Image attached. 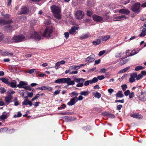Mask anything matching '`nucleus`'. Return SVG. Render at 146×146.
I'll return each instance as SVG.
<instances>
[{"instance_id": "61", "label": "nucleus", "mask_w": 146, "mask_h": 146, "mask_svg": "<svg viewBox=\"0 0 146 146\" xmlns=\"http://www.w3.org/2000/svg\"><path fill=\"white\" fill-rule=\"evenodd\" d=\"M108 92L110 94H111L114 92V90L110 88L108 90Z\"/></svg>"}, {"instance_id": "37", "label": "nucleus", "mask_w": 146, "mask_h": 146, "mask_svg": "<svg viewBox=\"0 0 146 146\" xmlns=\"http://www.w3.org/2000/svg\"><path fill=\"white\" fill-rule=\"evenodd\" d=\"M70 95L71 97L74 96H75L76 97L78 96V94L76 92H72L70 94Z\"/></svg>"}, {"instance_id": "49", "label": "nucleus", "mask_w": 146, "mask_h": 146, "mask_svg": "<svg viewBox=\"0 0 146 146\" xmlns=\"http://www.w3.org/2000/svg\"><path fill=\"white\" fill-rule=\"evenodd\" d=\"M60 90H56L54 93L53 95L54 96H56L59 94L60 93Z\"/></svg>"}, {"instance_id": "38", "label": "nucleus", "mask_w": 146, "mask_h": 146, "mask_svg": "<svg viewBox=\"0 0 146 146\" xmlns=\"http://www.w3.org/2000/svg\"><path fill=\"white\" fill-rule=\"evenodd\" d=\"M131 0H122L121 3H123V4L125 5L128 3Z\"/></svg>"}, {"instance_id": "25", "label": "nucleus", "mask_w": 146, "mask_h": 146, "mask_svg": "<svg viewBox=\"0 0 146 146\" xmlns=\"http://www.w3.org/2000/svg\"><path fill=\"white\" fill-rule=\"evenodd\" d=\"M85 79L83 78H75L74 79V81L77 83H80V82H84Z\"/></svg>"}, {"instance_id": "32", "label": "nucleus", "mask_w": 146, "mask_h": 146, "mask_svg": "<svg viewBox=\"0 0 146 146\" xmlns=\"http://www.w3.org/2000/svg\"><path fill=\"white\" fill-rule=\"evenodd\" d=\"M89 94V91L88 90L86 91H83L80 93V94L81 95L84 96H87Z\"/></svg>"}, {"instance_id": "45", "label": "nucleus", "mask_w": 146, "mask_h": 146, "mask_svg": "<svg viewBox=\"0 0 146 146\" xmlns=\"http://www.w3.org/2000/svg\"><path fill=\"white\" fill-rule=\"evenodd\" d=\"M132 90H134V92L135 93H137L139 91V88L138 87H133L132 88Z\"/></svg>"}, {"instance_id": "17", "label": "nucleus", "mask_w": 146, "mask_h": 146, "mask_svg": "<svg viewBox=\"0 0 146 146\" xmlns=\"http://www.w3.org/2000/svg\"><path fill=\"white\" fill-rule=\"evenodd\" d=\"M76 98V97H74L71 99L70 101L67 103V105L69 106L74 105L76 102L75 101Z\"/></svg>"}, {"instance_id": "39", "label": "nucleus", "mask_w": 146, "mask_h": 146, "mask_svg": "<svg viewBox=\"0 0 146 146\" xmlns=\"http://www.w3.org/2000/svg\"><path fill=\"white\" fill-rule=\"evenodd\" d=\"M143 77V76L141 74H139L138 75H137V74L136 73V79L138 80L139 79Z\"/></svg>"}, {"instance_id": "33", "label": "nucleus", "mask_w": 146, "mask_h": 146, "mask_svg": "<svg viewBox=\"0 0 146 146\" xmlns=\"http://www.w3.org/2000/svg\"><path fill=\"white\" fill-rule=\"evenodd\" d=\"M7 116L6 114H3L0 117L1 121H2L6 119L7 118Z\"/></svg>"}, {"instance_id": "13", "label": "nucleus", "mask_w": 146, "mask_h": 146, "mask_svg": "<svg viewBox=\"0 0 146 146\" xmlns=\"http://www.w3.org/2000/svg\"><path fill=\"white\" fill-rule=\"evenodd\" d=\"M67 83V86L70 85H73L75 84L74 81L71 80L70 78H65L64 83Z\"/></svg>"}, {"instance_id": "35", "label": "nucleus", "mask_w": 146, "mask_h": 146, "mask_svg": "<svg viewBox=\"0 0 146 146\" xmlns=\"http://www.w3.org/2000/svg\"><path fill=\"white\" fill-rule=\"evenodd\" d=\"M128 61L127 59H125L123 60H121L119 64L121 65H123L125 64Z\"/></svg>"}, {"instance_id": "34", "label": "nucleus", "mask_w": 146, "mask_h": 146, "mask_svg": "<svg viewBox=\"0 0 146 146\" xmlns=\"http://www.w3.org/2000/svg\"><path fill=\"white\" fill-rule=\"evenodd\" d=\"M100 43V40L97 39L96 41H94L92 42L93 44L96 45L99 44Z\"/></svg>"}, {"instance_id": "16", "label": "nucleus", "mask_w": 146, "mask_h": 146, "mask_svg": "<svg viewBox=\"0 0 146 146\" xmlns=\"http://www.w3.org/2000/svg\"><path fill=\"white\" fill-rule=\"evenodd\" d=\"M12 97L11 96L8 95L5 98V102L8 105L11 102Z\"/></svg>"}, {"instance_id": "4", "label": "nucleus", "mask_w": 146, "mask_h": 146, "mask_svg": "<svg viewBox=\"0 0 146 146\" xmlns=\"http://www.w3.org/2000/svg\"><path fill=\"white\" fill-rule=\"evenodd\" d=\"M126 18V16L125 15H122L120 16L117 14L113 15L112 17L113 20L114 21H121Z\"/></svg>"}, {"instance_id": "47", "label": "nucleus", "mask_w": 146, "mask_h": 146, "mask_svg": "<svg viewBox=\"0 0 146 146\" xmlns=\"http://www.w3.org/2000/svg\"><path fill=\"white\" fill-rule=\"evenodd\" d=\"M22 115V114L20 112H18L17 115H14V117L15 118L17 117H20Z\"/></svg>"}, {"instance_id": "24", "label": "nucleus", "mask_w": 146, "mask_h": 146, "mask_svg": "<svg viewBox=\"0 0 146 146\" xmlns=\"http://www.w3.org/2000/svg\"><path fill=\"white\" fill-rule=\"evenodd\" d=\"M65 78H62L58 79L55 81V82L56 83H64Z\"/></svg>"}, {"instance_id": "19", "label": "nucleus", "mask_w": 146, "mask_h": 146, "mask_svg": "<svg viewBox=\"0 0 146 146\" xmlns=\"http://www.w3.org/2000/svg\"><path fill=\"white\" fill-rule=\"evenodd\" d=\"M130 116L132 117L137 119H141L142 118V116L141 115L138 113H134L131 114Z\"/></svg>"}, {"instance_id": "5", "label": "nucleus", "mask_w": 146, "mask_h": 146, "mask_svg": "<svg viewBox=\"0 0 146 146\" xmlns=\"http://www.w3.org/2000/svg\"><path fill=\"white\" fill-rule=\"evenodd\" d=\"M140 4L139 3H135L131 7V10L134 12L136 13H139L140 12Z\"/></svg>"}, {"instance_id": "58", "label": "nucleus", "mask_w": 146, "mask_h": 146, "mask_svg": "<svg viewBox=\"0 0 146 146\" xmlns=\"http://www.w3.org/2000/svg\"><path fill=\"white\" fill-rule=\"evenodd\" d=\"M60 64L59 62H56V64H55V66L54 67H55V68H56V69H57L58 68L57 67V68H56V67H59L60 65Z\"/></svg>"}, {"instance_id": "26", "label": "nucleus", "mask_w": 146, "mask_h": 146, "mask_svg": "<svg viewBox=\"0 0 146 146\" xmlns=\"http://www.w3.org/2000/svg\"><path fill=\"white\" fill-rule=\"evenodd\" d=\"M110 38V36L109 35H107V36H103L102 37L101 39V40L102 41H106L108 40Z\"/></svg>"}, {"instance_id": "53", "label": "nucleus", "mask_w": 146, "mask_h": 146, "mask_svg": "<svg viewBox=\"0 0 146 146\" xmlns=\"http://www.w3.org/2000/svg\"><path fill=\"white\" fill-rule=\"evenodd\" d=\"M93 14V13L92 11H88L87 12V15L89 16H91Z\"/></svg>"}, {"instance_id": "41", "label": "nucleus", "mask_w": 146, "mask_h": 146, "mask_svg": "<svg viewBox=\"0 0 146 146\" xmlns=\"http://www.w3.org/2000/svg\"><path fill=\"white\" fill-rule=\"evenodd\" d=\"M35 72H36V70L35 69H30L28 71L26 72L31 74Z\"/></svg>"}, {"instance_id": "62", "label": "nucleus", "mask_w": 146, "mask_h": 146, "mask_svg": "<svg viewBox=\"0 0 146 146\" xmlns=\"http://www.w3.org/2000/svg\"><path fill=\"white\" fill-rule=\"evenodd\" d=\"M108 117L111 118H113L115 117L114 115L112 114H109L108 115Z\"/></svg>"}, {"instance_id": "7", "label": "nucleus", "mask_w": 146, "mask_h": 146, "mask_svg": "<svg viewBox=\"0 0 146 146\" xmlns=\"http://www.w3.org/2000/svg\"><path fill=\"white\" fill-rule=\"evenodd\" d=\"M84 16V13L80 11H78L76 12L75 14V17L76 19H82Z\"/></svg>"}, {"instance_id": "55", "label": "nucleus", "mask_w": 146, "mask_h": 146, "mask_svg": "<svg viewBox=\"0 0 146 146\" xmlns=\"http://www.w3.org/2000/svg\"><path fill=\"white\" fill-rule=\"evenodd\" d=\"M24 88L26 90H28L30 91L31 90V88L29 86H25Z\"/></svg>"}, {"instance_id": "10", "label": "nucleus", "mask_w": 146, "mask_h": 146, "mask_svg": "<svg viewBox=\"0 0 146 146\" xmlns=\"http://www.w3.org/2000/svg\"><path fill=\"white\" fill-rule=\"evenodd\" d=\"M124 53L123 52L122 53L121 52H117L115 53V57H120L122 59H123L129 56L127 54L124 55Z\"/></svg>"}, {"instance_id": "12", "label": "nucleus", "mask_w": 146, "mask_h": 146, "mask_svg": "<svg viewBox=\"0 0 146 146\" xmlns=\"http://www.w3.org/2000/svg\"><path fill=\"white\" fill-rule=\"evenodd\" d=\"M28 9L26 7L23 6L21 8L20 10V12L18 13L19 15L25 14L28 11Z\"/></svg>"}, {"instance_id": "42", "label": "nucleus", "mask_w": 146, "mask_h": 146, "mask_svg": "<svg viewBox=\"0 0 146 146\" xmlns=\"http://www.w3.org/2000/svg\"><path fill=\"white\" fill-rule=\"evenodd\" d=\"M144 69V68L141 66H137L135 68V70L136 71H139V70H142Z\"/></svg>"}, {"instance_id": "50", "label": "nucleus", "mask_w": 146, "mask_h": 146, "mask_svg": "<svg viewBox=\"0 0 146 146\" xmlns=\"http://www.w3.org/2000/svg\"><path fill=\"white\" fill-rule=\"evenodd\" d=\"M121 87L123 90L125 91L127 88V85L126 84H123L121 85Z\"/></svg>"}, {"instance_id": "18", "label": "nucleus", "mask_w": 146, "mask_h": 146, "mask_svg": "<svg viewBox=\"0 0 146 146\" xmlns=\"http://www.w3.org/2000/svg\"><path fill=\"white\" fill-rule=\"evenodd\" d=\"M119 13L125 14L126 15L128 14L130 11L129 10L126 9H122L119 10Z\"/></svg>"}, {"instance_id": "36", "label": "nucleus", "mask_w": 146, "mask_h": 146, "mask_svg": "<svg viewBox=\"0 0 146 146\" xmlns=\"http://www.w3.org/2000/svg\"><path fill=\"white\" fill-rule=\"evenodd\" d=\"M129 68V67H127L126 68L120 70L119 73H122L125 72Z\"/></svg>"}, {"instance_id": "63", "label": "nucleus", "mask_w": 146, "mask_h": 146, "mask_svg": "<svg viewBox=\"0 0 146 146\" xmlns=\"http://www.w3.org/2000/svg\"><path fill=\"white\" fill-rule=\"evenodd\" d=\"M28 92L27 96L28 97H31L33 96V92Z\"/></svg>"}, {"instance_id": "6", "label": "nucleus", "mask_w": 146, "mask_h": 146, "mask_svg": "<svg viewBox=\"0 0 146 146\" xmlns=\"http://www.w3.org/2000/svg\"><path fill=\"white\" fill-rule=\"evenodd\" d=\"M52 31V28L50 27H48L45 30L42 36L47 38L49 37L51 34Z\"/></svg>"}, {"instance_id": "11", "label": "nucleus", "mask_w": 146, "mask_h": 146, "mask_svg": "<svg viewBox=\"0 0 146 146\" xmlns=\"http://www.w3.org/2000/svg\"><path fill=\"white\" fill-rule=\"evenodd\" d=\"M12 23V20L10 19L8 21H5L3 19L0 18V26L4 24H10Z\"/></svg>"}, {"instance_id": "23", "label": "nucleus", "mask_w": 146, "mask_h": 146, "mask_svg": "<svg viewBox=\"0 0 146 146\" xmlns=\"http://www.w3.org/2000/svg\"><path fill=\"white\" fill-rule=\"evenodd\" d=\"M16 82L15 80H13L11 83L9 82L8 85H10L12 88H15L16 87Z\"/></svg>"}, {"instance_id": "14", "label": "nucleus", "mask_w": 146, "mask_h": 146, "mask_svg": "<svg viewBox=\"0 0 146 146\" xmlns=\"http://www.w3.org/2000/svg\"><path fill=\"white\" fill-rule=\"evenodd\" d=\"M95 55H92L86 58V61L89 62H92L95 60Z\"/></svg>"}, {"instance_id": "51", "label": "nucleus", "mask_w": 146, "mask_h": 146, "mask_svg": "<svg viewBox=\"0 0 146 146\" xmlns=\"http://www.w3.org/2000/svg\"><path fill=\"white\" fill-rule=\"evenodd\" d=\"M28 100H24V101L22 103V104L23 105H25L27 106L28 104Z\"/></svg>"}, {"instance_id": "56", "label": "nucleus", "mask_w": 146, "mask_h": 146, "mask_svg": "<svg viewBox=\"0 0 146 146\" xmlns=\"http://www.w3.org/2000/svg\"><path fill=\"white\" fill-rule=\"evenodd\" d=\"M64 35L65 38L66 39H67L68 38L69 36V34L68 33L66 32L64 33Z\"/></svg>"}, {"instance_id": "8", "label": "nucleus", "mask_w": 146, "mask_h": 146, "mask_svg": "<svg viewBox=\"0 0 146 146\" xmlns=\"http://www.w3.org/2000/svg\"><path fill=\"white\" fill-rule=\"evenodd\" d=\"M92 18L94 21L96 22H103L104 21V19L102 17L96 15H93Z\"/></svg>"}, {"instance_id": "3", "label": "nucleus", "mask_w": 146, "mask_h": 146, "mask_svg": "<svg viewBox=\"0 0 146 146\" xmlns=\"http://www.w3.org/2000/svg\"><path fill=\"white\" fill-rule=\"evenodd\" d=\"M41 36L42 34L40 33H38L36 32L33 31L31 35L30 38H33L36 41H38L41 39Z\"/></svg>"}, {"instance_id": "40", "label": "nucleus", "mask_w": 146, "mask_h": 146, "mask_svg": "<svg viewBox=\"0 0 146 146\" xmlns=\"http://www.w3.org/2000/svg\"><path fill=\"white\" fill-rule=\"evenodd\" d=\"M138 52H136L135 51V49H133L132 50L131 52L130 55H128L129 56H132L137 53H138Z\"/></svg>"}, {"instance_id": "31", "label": "nucleus", "mask_w": 146, "mask_h": 146, "mask_svg": "<svg viewBox=\"0 0 146 146\" xmlns=\"http://www.w3.org/2000/svg\"><path fill=\"white\" fill-rule=\"evenodd\" d=\"M123 95L121 91H119L116 94V96L118 97L122 98Z\"/></svg>"}, {"instance_id": "64", "label": "nucleus", "mask_w": 146, "mask_h": 146, "mask_svg": "<svg viewBox=\"0 0 146 146\" xmlns=\"http://www.w3.org/2000/svg\"><path fill=\"white\" fill-rule=\"evenodd\" d=\"M82 95H80L79 96L78 98H77L78 100L80 101L82 100L84 98L82 96Z\"/></svg>"}, {"instance_id": "9", "label": "nucleus", "mask_w": 146, "mask_h": 146, "mask_svg": "<svg viewBox=\"0 0 146 146\" xmlns=\"http://www.w3.org/2000/svg\"><path fill=\"white\" fill-rule=\"evenodd\" d=\"M137 96H139V98L140 100L142 101H146V93L142 91L140 94H137Z\"/></svg>"}, {"instance_id": "60", "label": "nucleus", "mask_w": 146, "mask_h": 146, "mask_svg": "<svg viewBox=\"0 0 146 146\" xmlns=\"http://www.w3.org/2000/svg\"><path fill=\"white\" fill-rule=\"evenodd\" d=\"M145 19H146V15H143L141 17V19L142 21H144Z\"/></svg>"}, {"instance_id": "59", "label": "nucleus", "mask_w": 146, "mask_h": 146, "mask_svg": "<svg viewBox=\"0 0 146 146\" xmlns=\"http://www.w3.org/2000/svg\"><path fill=\"white\" fill-rule=\"evenodd\" d=\"M130 92V91L127 90L124 92V94L126 96H127L128 95H129Z\"/></svg>"}, {"instance_id": "44", "label": "nucleus", "mask_w": 146, "mask_h": 146, "mask_svg": "<svg viewBox=\"0 0 146 146\" xmlns=\"http://www.w3.org/2000/svg\"><path fill=\"white\" fill-rule=\"evenodd\" d=\"M101 96V94L98 92H96L94 96L95 97L98 99L100 98Z\"/></svg>"}, {"instance_id": "20", "label": "nucleus", "mask_w": 146, "mask_h": 146, "mask_svg": "<svg viewBox=\"0 0 146 146\" xmlns=\"http://www.w3.org/2000/svg\"><path fill=\"white\" fill-rule=\"evenodd\" d=\"M91 36V35L89 33L86 34H84L80 37V38L81 39H85Z\"/></svg>"}, {"instance_id": "28", "label": "nucleus", "mask_w": 146, "mask_h": 146, "mask_svg": "<svg viewBox=\"0 0 146 146\" xmlns=\"http://www.w3.org/2000/svg\"><path fill=\"white\" fill-rule=\"evenodd\" d=\"M80 67V66L73 65L70 66L69 68L71 70H78L79 69Z\"/></svg>"}, {"instance_id": "27", "label": "nucleus", "mask_w": 146, "mask_h": 146, "mask_svg": "<svg viewBox=\"0 0 146 146\" xmlns=\"http://www.w3.org/2000/svg\"><path fill=\"white\" fill-rule=\"evenodd\" d=\"M5 30L9 32L13 30V27L10 25H7L5 26Z\"/></svg>"}, {"instance_id": "30", "label": "nucleus", "mask_w": 146, "mask_h": 146, "mask_svg": "<svg viewBox=\"0 0 146 146\" xmlns=\"http://www.w3.org/2000/svg\"><path fill=\"white\" fill-rule=\"evenodd\" d=\"M146 35V29L144 28L142 30L141 33L139 35L141 37H143Z\"/></svg>"}, {"instance_id": "57", "label": "nucleus", "mask_w": 146, "mask_h": 146, "mask_svg": "<svg viewBox=\"0 0 146 146\" xmlns=\"http://www.w3.org/2000/svg\"><path fill=\"white\" fill-rule=\"evenodd\" d=\"M134 96V92H132L131 93L129 94V97L130 98H133Z\"/></svg>"}, {"instance_id": "29", "label": "nucleus", "mask_w": 146, "mask_h": 146, "mask_svg": "<svg viewBox=\"0 0 146 146\" xmlns=\"http://www.w3.org/2000/svg\"><path fill=\"white\" fill-rule=\"evenodd\" d=\"M0 80L3 82L7 84L8 85L9 84V82L8 81V79H7L6 78H0Z\"/></svg>"}, {"instance_id": "46", "label": "nucleus", "mask_w": 146, "mask_h": 146, "mask_svg": "<svg viewBox=\"0 0 146 146\" xmlns=\"http://www.w3.org/2000/svg\"><path fill=\"white\" fill-rule=\"evenodd\" d=\"M91 80L92 84L93 83H95L97 82L98 81V78H97L94 77Z\"/></svg>"}, {"instance_id": "15", "label": "nucleus", "mask_w": 146, "mask_h": 146, "mask_svg": "<svg viewBox=\"0 0 146 146\" xmlns=\"http://www.w3.org/2000/svg\"><path fill=\"white\" fill-rule=\"evenodd\" d=\"M136 76V73H133L131 74L130 75V77L129 79V81L130 82H134Z\"/></svg>"}, {"instance_id": "22", "label": "nucleus", "mask_w": 146, "mask_h": 146, "mask_svg": "<svg viewBox=\"0 0 146 146\" xmlns=\"http://www.w3.org/2000/svg\"><path fill=\"white\" fill-rule=\"evenodd\" d=\"M27 84L26 82L23 81H20L19 82V84L17 86L18 87L21 88H24V86L27 85Z\"/></svg>"}, {"instance_id": "1", "label": "nucleus", "mask_w": 146, "mask_h": 146, "mask_svg": "<svg viewBox=\"0 0 146 146\" xmlns=\"http://www.w3.org/2000/svg\"><path fill=\"white\" fill-rule=\"evenodd\" d=\"M50 9L53 14V15L55 18L58 19H61V11L59 7L53 5L51 7Z\"/></svg>"}, {"instance_id": "48", "label": "nucleus", "mask_w": 146, "mask_h": 146, "mask_svg": "<svg viewBox=\"0 0 146 146\" xmlns=\"http://www.w3.org/2000/svg\"><path fill=\"white\" fill-rule=\"evenodd\" d=\"M84 82H80L76 85V86L78 87H82L84 85Z\"/></svg>"}, {"instance_id": "52", "label": "nucleus", "mask_w": 146, "mask_h": 146, "mask_svg": "<svg viewBox=\"0 0 146 146\" xmlns=\"http://www.w3.org/2000/svg\"><path fill=\"white\" fill-rule=\"evenodd\" d=\"M97 78H98V79H99L100 80H102L104 79L105 78V77L104 75H102L101 76H98Z\"/></svg>"}, {"instance_id": "54", "label": "nucleus", "mask_w": 146, "mask_h": 146, "mask_svg": "<svg viewBox=\"0 0 146 146\" xmlns=\"http://www.w3.org/2000/svg\"><path fill=\"white\" fill-rule=\"evenodd\" d=\"M51 23V21L49 20H46L44 22V24L48 25H50Z\"/></svg>"}, {"instance_id": "43", "label": "nucleus", "mask_w": 146, "mask_h": 146, "mask_svg": "<svg viewBox=\"0 0 146 146\" xmlns=\"http://www.w3.org/2000/svg\"><path fill=\"white\" fill-rule=\"evenodd\" d=\"M91 82V80H87L84 82V85L85 86H87L89 85V84H92Z\"/></svg>"}, {"instance_id": "2", "label": "nucleus", "mask_w": 146, "mask_h": 146, "mask_svg": "<svg viewBox=\"0 0 146 146\" xmlns=\"http://www.w3.org/2000/svg\"><path fill=\"white\" fill-rule=\"evenodd\" d=\"M26 39L25 37L22 35L18 36H14L12 38L11 41L13 43L20 42Z\"/></svg>"}, {"instance_id": "21", "label": "nucleus", "mask_w": 146, "mask_h": 146, "mask_svg": "<svg viewBox=\"0 0 146 146\" xmlns=\"http://www.w3.org/2000/svg\"><path fill=\"white\" fill-rule=\"evenodd\" d=\"M78 28L76 27H72L71 29H70L69 31V33L70 34L73 35L75 32L76 30H77Z\"/></svg>"}]
</instances>
